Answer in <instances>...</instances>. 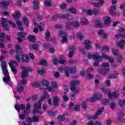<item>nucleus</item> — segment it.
<instances>
[{
	"instance_id": "2f4dec72",
	"label": "nucleus",
	"mask_w": 125,
	"mask_h": 125,
	"mask_svg": "<svg viewBox=\"0 0 125 125\" xmlns=\"http://www.w3.org/2000/svg\"><path fill=\"white\" fill-rule=\"evenodd\" d=\"M29 48L31 49V50H38L39 49V45L37 44L30 45L29 46Z\"/></svg>"
},
{
	"instance_id": "603ef678",
	"label": "nucleus",
	"mask_w": 125,
	"mask_h": 125,
	"mask_svg": "<svg viewBox=\"0 0 125 125\" xmlns=\"http://www.w3.org/2000/svg\"><path fill=\"white\" fill-rule=\"evenodd\" d=\"M47 64V62L45 60H42L39 63V65H42V66H46Z\"/></svg>"
},
{
	"instance_id": "aec40b11",
	"label": "nucleus",
	"mask_w": 125,
	"mask_h": 125,
	"mask_svg": "<svg viewBox=\"0 0 125 125\" xmlns=\"http://www.w3.org/2000/svg\"><path fill=\"white\" fill-rule=\"evenodd\" d=\"M34 26L35 27H38L39 31L40 32L42 31V29L44 28V23L43 22H41L40 25L39 24L37 23L35 21H34Z\"/></svg>"
},
{
	"instance_id": "72a5a7b5",
	"label": "nucleus",
	"mask_w": 125,
	"mask_h": 125,
	"mask_svg": "<svg viewBox=\"0 0 125 125\" xmlns=\"http://www.w3.org/2000/svg\"><path fill=\"white\" fill-rule=\"evenodd\" d=\"M5 35L3 33H0V41L1 42H6V41H5Z\"/></svg>"
},
{
	"instance_id": "49530a36",
	"label": "nucleus",
	"mask_w": 125,
	"mask_h": 125,
	"mask_svg": "<svg viewBox=\"0 0 125 125\" xmlns=\"http://www.w3.org/2000/svg\"><path fill=\"white\" fill-rule=\"evenodd\" d=\"M51 0H45L44 3L45 6H51Z\"/></svg>"
},
{
	"instance_id": "de8ad7c7",
	"label": "nucleus",
	"mask_w": 125,
	"mask_h": 125,
	"mask_svg": "<svg viewBox=\"0 0 125 125\" xmlns=\"http://www.w3.org/2000/svg\"><path fill=\"white\" fill-rule=\"evenodd\" d=\"M116 57L117 59V62H118L119 63H121V62L123 61V56L121 55H118L117 56H116Z\"/></svg>"
},
{
	"instance_id": "bb28decb",
	"label": "nucleus",
	"mask_w": 125,
	"mask_h": 125,
	"mask_svg": "<svg viewBox=\"0 0 125 125\" xmlns=\"http://www.w3.org/2000/svg\"><path fill=\"white\" fill-rule=\"evenodd\" d=\"M15 109L19 112V110H25L26 109V106L24 104L16 105Z\"/></svg>"
},
{
	"instance_id": "69168bd1",
	"label": "nucleus",
	"mask_w": 125,
	"mask_h": 125,
	"mask_svg": "<svg viewBox=\"0 0 125 125\" xmlns=\"http://www.w3.org/2000/svg\"><path fill=\"white\" fill-rule=\"evenodd\" d=\"M110 50V49L108 47H103L102 48V51H104V52H108Z\"/></svg>"
},
{
	"instance_id": "338daca9",
	"label": "nucleus",
	"mask_w": 125,
	"mask_h": 125,
	"mask_svg": "<svg viewBox=\"0 0 125 125\" xmlns=\"http://www.w3.org/2000/svg\"><path fill=\"white\" fill-rule=\"evenodd\" d=\"M54 28L56 29H62V28H63V26L61 24H55L54 25Z\"/></svg>"
},
{
	"instance_id": "dca6fc26",
	"label": "nucleus",
	"mask_w": 125,
	"mask_h": 125,
	"mask_svg": "<svg viewBox=\"0 0 125 125\" xmlns=\"http://www.w3.org/2000/svg\"><path fill=\"white\" fill-rule=\"evenodd\" d=\"M116 6H111L109 7V13L111 14V15H121V13L119 12L115 13V11H116Z\"/></svg>"
},
{
	"instance_id": "a878e982",
	"label": "nucleus",
	"mask_w": 125,
	"mask_h": 125,
	"mask_svg": "<svg viewBox=\"0 0 125 125\" xmlns=\"http://www.w3.org/2000/svg\"><path fill=\"white\" fill-rule=\"evenodd\" d=\"M103 58L108 60L109 63H114V62H115V60H114V59L108 56V55L105 54H103Z\"/></svg>"
},
{
	"instance_id": "393cba45",
	"label": "nucleus",
	"mask_w": 125,
	"mask_h": 125,
	"mask_svg": "<svg viewBox=\"0 0 125 125\" xmlns=\"http://www.w3.org/2000/svg\"><path fill=\"white\" fill-rule=\"evenodd\" d=\"M99 35L101 36V38L103 39V40H105V39H107V34L104 32V31L102 30H99L98 32Z\"/></svg>"
},
{
	"instance_id": "c9c22d12",
	"label": "nucleus",
	"mask_w": 125,
	"mask_h": 125,
	"mask_svg": "<svg viewBox=\"0 0 125 125\" xmlns=\"http://www.w3.org/2000/svg\"><path fill=\"white\" fill-rule=\"evenodd\" d=\"M111 51L113 55L117 56L119 54V50L115 47H113L111 49Z\"/></svg>"
},
{
	"instance_id": "9b49d317",
	"label": "nucleus",
	"mask_w": 125,
	"mask_h": 125,
	"mask_svg": "<svg viewBox=\"0 0 125 125\" xmlns=\"http://www.w3.org/2000/svg\"><path fill=\"white\" fill-rule=\"evenodd\" d=\"M21 68L22 70V72L21 74V78H22V79H25V78H27V77L29 76V72H32V71H33V69H32V68L28 67L21 66Z\"/></svg>"
},
{
	"instance_id": "c85d7f7f",
	"label": "nucleus",
	"mask_w": 125,
	"mask_h": 125,
	"mask_svg": "<svg viewBox=\"0 0 125 125\" xmlns=\"http://www.w3.org/2000/svg\"><path fill=\"white\" fill-rule=\"evenodd\" d=\"M18 35L19 36V37L18 38V41H19V42H21L22 40L21 39V38H24L26 37V35H27L26 33H23L22 32H19L18 33Z\"/></svg>"
},
{
	"instance_id": "bf43d9fd",
	"label": "nucleus",
	"mask_w": 125,
	"mask_h": 125,
	"mask_svg": "<svg viewBox=\"0 0 125 125\" xmlns=\"http://www.w3.org/2000/svg\"><path fill=\"white\" fill-rule=\"evenodd\" d=\"M98 13H100V11L98 9H94L93 10V14H94V15H97Z\"/></svg>"
},
{
	"instance_id": "5701e85b",
	"label": "nucleus",
	"mask_w": 125,
	"mask_h": 125,
	"mask_svg": "<svg viewBox=\"0 0 125 125\" xmlns=\"http://www.w3.org/2000/svg\"><path fill=\"white\" fill-rule=\"evenodd\" d=\"M104 2H105L104 0H100L98 3H92V5H93L94 7H100V6L103 5Z\"/></svg>"
},
{
	"instance_id": "e2e57ef3",
	"label": "nucleus",
	"mask_w": 125,
	"mask_h": 125,
	"mask_svg": "<svg viewBox=\"0 0 125 125\" xmlns=\"http://www.w3.org/2000/svg\"><path fill=\"white\" fill-rule=\"evenodd\" d=\"M85 76L86 79H88V80H91V79H93V76L90 74H87Z\"/></svg>"
},
{
	"instance_id": "9d476101",
	"label": "nucleus",
	"mask_w": 125,
	"mask_h": 125,
	"mask_svg": "<svg viewBox=\"0 0 125 125\" xmlns=\"http://www.w3.org/2000/svg\"><path fill=\"white\" fill-rule=\"evenodd\" d=\"M72 26L78 28L80 26V21H76L74 22H66L65 25V29L66 30L72 29Z\"/></svg>"
},
{
	"instance_id": "8fccbe9b",
	"label": "nucleus",
	"mask_w": 125,
	"mask_h": 125,
	"mask_svg": "<svg viewBox=\"0 0 125 125\" xmlns=\"http://www.w3.org/2000/svg\"><path fill=\"white\" fill-rule=\"evenodd\" d=\"M22 21L24 23L25 26H29V21H28V19H27V18L23 17Z\"/></svg>"
},
{
	"instance_id": "20e7f679",
	"label": "nucleus",
	"mask_w": 125,
	"mask_h": 125,
	"mask_svg": "<svg viewBox=\"0 0 125 125\" xmlns=\"http://www.w3.org/2000/svg\"><path fill=\"white\" fill-rule=\"evenodd\" d=\"M57 18H61L62 19H66L68 21H71L74 19V17L70 13H67L66 14H58L53 17H52L51 20L52 21H55Z\"/></svg>"
},
{
	"instance_id": "a19ab883",
	"label": "nucleus",
	"mask_w": 125,
	"mask_h": 125,
	"mask_svg": "<svg viewBox=\"0 0 125 125\" xmlns=\"http://www.w3.org/2000/svg\"><path fill=\"white\" fill-rule=\"evenodd\" d=\"M81 23L83 25H87V24H89V21L86 18H82L81 20Z\"/></svg>"
},
{
	"instance_id": "4d7b16f0",
	"label": "nucleus",
	"mask_w": 125,
	"mask_h": 125,
	"mask_svg": "<svg viewBox=\"0 0 125 125\" xmlns=\"http://www.w3.org/2000/svg\"><path fill=\"white\" fill-rule=\"evenodd\" d=\"M77 38L79 39V40H83V35L82 33H77Z\"/></svg>"
},
{
	"instance_id": "1a4fd4ad",
	"label": "nucleus",
	"mask_w": 125,
	"mask_h": 125,
	"mask_svg": "<svg viewBox=\"0 0 125 125\" xmlns=\"http://www.w3.org/2000/svg\"><path fill=\"white\" fill-rule=\"evenodd\" d=\"M104 110V107H102V108L98 109L95 115L93 116L91 115H86V119H87L88 120H96V119H97L98 118V116L100 115H101L102 114V112Z\"/></svg>"
},
{
	"instance_id": "7c9ffc66",
	"label": "nucleus",
	"mask_w": 125,
	"mask_h": 125,
	"mask_svg": "<svg viewBox=\"0 0 125 125\" xmlns=\"http://www.w3.org/2000/svg\"><path fill=\"white\" fill-rule=\"evenodd\" d=\"M104 21L105 25H109L111 23V19L108 17H104Z\"/></svg>"
},
{
	"instance_id": "7ed1b4c3",
	"label": "nucleus",
	"mask_w": 125,
	"mask_h": 125,
	"mask_svg": "<svg viewBox=\"0 0 125 125\" xmlns=\"http://www.w3.org/2000/svg\"><path fill=\"white\" fill-rule=\"evenodd\" d=\"M1 67L3 74L5 76L3 78V81L5 83H8L10 82V77L9 74H8V70H7V66H6V63L4 62H2L1 63Z\"/></svg>"
},
{
	"instance_id": "2eb2a0df",
	"label": "nucleus",
	"mask_w": 125,
	"mask_h": 125,
	"mask_svg": "<svg viewBox=\"0 0 125 125\" xmlns=\"http://www.w3.org/2000/svg\"><path fill=\"white\" fill-rule=\"evenodd\" d=\"M16 48L17 49V56H16V59L17 60L18 62H20V61H21V59H20V57H19V56L21 55L22 51V50H21V47H20V45H16Z\"/></svg>"
},
{
	"instance_id": "4468645a",
	"label": "nucleus",
	"mask_w": 125,
	"mask_h": 125,
	"mask_svg": "<svg viewBox=\"0 0 125 125\" xmlns=\"http://www.w3.org/2000/svg\"><path fill=\"white\" fill-rule=\"evenodd\" d=\"M102 98V96L101 94L99 93H97L94 94L92 97H90L88 98V101L90 102H94V101H96V100H100Z\"/></svg>"
},
{
	"instance_id": "6ab92c4d",
	"label": "nucleus",
	"mask_w": 125,
	"mask_h": 125,
	"mask_svg": "<svg viewBox=\"0 0 125 125\" xmlns=\"http://www.w3.org/2000/svg\"><path fill=\"white\" fill-rule=\"evenodd\" d=\"M1 23H2V26L3 28L6 30V31H8L9 30V27H8V25L6 24V20L4 18H2L1 19Z\"/></svg>"
},
{
	"instance_id": "473e14b6",
	"label": "nucleus",
	"mask_w": 125,
	"mask_h": 125,
	"mask_svg": "<svg viewBox=\"0 0 125 125\" xmlns=\"http://www.w3.org/2000/svg\"><path fill=\"white\" fill-rule=\"evenodd\" d=\"M21 60L23 62H29L30 61V58H29V56L27 55H24L21 57Z\"/></svg>"
},
{
	"instance_id": "c03bdc74",
	"label": "nucleus",
	"mask_w": 125,
	"mask_h": 125,
	"mask_svg": "<svg viewBox=\"0 0 125 125\" xmlns=\"http://www.w3.org/2000/svg\"><path fill=\"white\" fill-rule=\"evenodd\" d=\"M118 103L120 107H123L125 105V99L123 101L118 100Z\"/></svg>"
},
{
	"instance_id": "4c0bfd02",
	"label": "nucleus",
	"mask_w": 125,
	"mask_h": 125,
	"mask_svg": "<svg viewBox=\"0 0 125 125\" xmlns=\"http://www.w3.org/2000/svg\"><path fill=\"white\" fill-rule=\"evenodd\" d=\"M33 3H34V5H33V7L34 9H38V7H39V0H34L33 1Z\"/></svg>"
},
{
	"instance_id": "680f3d73",
	"label": "nucleus",
	"mask_w": 125,
	"mask_h": 125,
	"mask_svg": "<svg viewBox=\"0 0 125 125\" xmlns=\"http://www.w3.org/2000/svg\"><path fill=\"white\" fill-rule=\"evenodd\" d=\"M47 113L50 116H56V115H57V112H53V111H48L47 112Z\"/></svg>"
},
{
	"instance_id": "a211bd4d",
	"label": "nucleus",
	"mask_w": 125,
	"mask_h": 125,
	"mask_svg": "<svg viewBox=\"0 0 125 125\" xmlns=\"http://www.w3.org/2000/svg\"><path fill=\"white\" fill-rule=\"evenodd\" d=\"M92 59H94V60L101 61L102 60H103V55H102V57L101 56L99 55V54L95 53L93 55H92Z\"/></svg>"
},
{
	"instance_id": "412c9836",
	"label": "nucleus",
	"mask_w": 125,
	"mask_h": 125,
	"mask_svg": "<svg viewBox=\"0 0 125 125\" xmlns=\"http://www.w3.org/2000/svg\"><path fill=\"white\" fill-rule=\"evenodd\" d=\"M116 45L119 46L120 48H125V40H121L119 42H116Z\"/></svg>"
},
{
	"instance_id": "37998d69",
	"label": "nucleus",
	"mask_w": 125,
	"mask_h": 125,
	"mask_svg": "<svg viewBox=\"0 0 125 125\" xmlns=\"http://www.w3.org/2000/svg\"><path fill=\"white\" fill-rule=\"evenodd\" d=\"M63 58H64V57L63 56H61L60 57V60H58V62L60 64H65V63H66V60Z\"/></svg>"
},
{
	"instance_id": "cd10ccee",
	"label": "nucleus",
	"mask_w": 125,
	"mask_h": 125,
	"mask_svg": "<svg viewBox=\"0 0 125 125\" xmlns=\"http://www.w3.org/2000/svg\"><path fill=\"white\" fill-rule=\"evenodd\" d=\"M9 4V2L7 1H2L0 2V6L2 8H6Z\"/></svg>"
},
{
	"instance_id": "58836bf2",
	"label": "nucleus",
	"mask_w": 125,
	"mask_h": 125,
	"mask_svg": "<svg viewBox=\"0 0 125 125\" xmlns=\"http://www.w3.org/2000/svg\"><path fill=\"white\" fill-rule=\"evenodd\" d=\"M69 11L70 12H71V13H73V14H77V9H75L74 7H71L68 9Z\"/></svg>"
},
{
	"instance_id": "0e129e2a",
	"label": "nucleus",
	"mask_w": 125,
	"mask_h": 125,
	"mask_svg": "<svg viewBox=\"0 0 125 125\" xmlns=\"http://www.w3.org/2000/svg\"><path fill=\"white\" fill-rule=\"evenodd\" d=\"M62 99H63V102H67V101H68V100H69V97H68L66 95H63L62 96Z\"/></svg>"
},
{
	"instance_id": "f3484780",
	"label": "nucleus",
	"mask_w": 125,
	"mask_h": 125,
	"mask_svg": "<svg viewBox=\"0 0 125 125\" xmlns=\"http://www.w3.org/2000/svg\"><path fill=\"white\" fill-rule=\"evenodd\" d=\"M84 44L85 45V48L87 50H91L92 49V47L91 46V42L89 40H85L84 42Z\"/></svg>"
},
{
	"instance_id": "09e8293b",
	"label": "nucleus",
	"mask_w": 125,
	"mask_h": 125,
	"mask_svg": "<svg viewBox=\"0 0 125 125\" xmlns=\"http://www.w3.org/2000/svg\"><path fill=\"white\" fill-rule=\"evenodd\" d=\"M57 118L60 122H64L65 121V116L64 115H60Z\"/></svg>"
},
{
	"instance_id": "774afa93",
	"label": "nucleus",
	"mask_w": 125,
	"mask_h": 125,
	"mask_svg": "<svg viewBox=\"0 0 125 125\" xmlns=\"http://www.w3.org/2000/svg\"><path fill=\"white\" fill-rule=\"evenodd\" d=\"M26 122L29 123V124H31V123H33V117H27L26 119Z\"/></svg>"
},
{
	"instance_id": "6e6552de",
	"label": "nucleus",
	"mask_w": 125,
	"mask_h": 125,
	"mask_svg": "<svg viewBox=\"0 0 125 125\" xmlns=\"http://www.w3.org/2000/svg\"><path fill=\"white\" fill-rule=\"evenodd\" d=\"M79 83H80V82L77 80L72 81L70 83V89L76 94L80 92V89L76 87V85L79 84Z\"/></svg>"
},
{
	"instance_id": "b1692460",
	"label": "nucleus",
	"mask_w": 125,
	"mask_h": 125,
	"mask_svg": "<svg viewBox=\"0 0 125 125\" xmlns=\"http://www.w3.org/2000/svg\"><path fill=\"white\" fill-rule=\"evenodd\" d=\"M45 40L46 42H50V41H52V39L55 40V38H53L50 39V32L49 31H47L45 34Z\"/></svg>"
},
{
	"instance_id": "6e6d98bb",
	"label": "nucleus",
	"mask_w": 125,
	"mask_h": 125,
	"mask_svg": "<svg viewBox=\"0 0 125 125\" xmlns=\"http://www.w3.org/2000/svg\"><path fill=\"white\" fill-rule=\"evenodd\" d=\"M60 7L62 10H63V9H66V7H67V4L62 3L60 5Z\"/></svg>"
},
{
	"instance_id": "c756f323",
	"label": "nucleus",
	"mask_w": 125,
	"mask_h": 125,
	"mask_svg": "<svg viewBox=\"0 0 125 125\" xmlns=\"http://www.w3.org/2000/svg\"><path fill=\"white\" fill-rule=\"evenodd\" d=\"M51 85V87L53 88V89L54 90L58 88V83L55 81H51L50 83Z\"/></svg>"
},
{
	"instance_id": "3c124183",
	"label": "nucleus",
	"mask_w": 125,
	"mask_h": 125,
	"mask_svg": "<svg viewBox=\"0 0 125 125\" xmlns=\"http://www.w3.org/2000/svg\"><path fill=\"white\" fill-rule=\"evenodd\" d=\"M95 26H97V27H101V26H102V24H101V21L98 20L95 21Z\"/></svg>"
},
{
	"instance_id": "a18cd8bd",
	"label": "nucleus",
	"mask_w": 125,
	"mask_h": 125,
	"mask_svg": "<svg viewBox=\"0 0 125 125\" xmlns=\"http://www.w3.org/2000/svg\"><path fill=\"white\" fill-rule=\"evenodd\" d=\"M21 15V14L20 12H19V11H16L15 12V13L12 15V16L14 18H16L17 17H20Z\"/></svg>"
},
{
	"instance_id": "0eeeda50",
	"label": "nucleus",
	"mask_w": 125,
	"mask_h": 125,
	"mask_svg": "<svg viewBox=\"0 0 125 125\" xmlns=\"http://www.w3.org/2000/svg\"><path fill=\"white\" fill-rule=\"evenodd\" d=\"M76 67L74 66L70 68L68 67H62L61 68V71L63 72V71L66 77H69V76H70V73L71 74H75V73H76Z\"/></svg>"
},
{
	"instance_id": "79ce46f5",
	"label": "nucleus",
	"mask_w": 125,
	"mask_h": 125,
	"mask_svg": "<svg viewBox=\"0 0 125 125\" xmlns=\"http://www.w3.org/2000/svg\"><path fill=\"white\" fill-rule=\"evenodd\" d=\"M118 75H119V72H118V71H115L113 75L109 76V79H116Z\"/></svg>"
},
{
	"instance_id": "13d9d810",
	"label": "nucleus",
	"mask_w": 125,
	"mask_h": 125,
	"mask_svg": "<svg viewBox=\"0 0 125 125\" xmlns=\"http://www.w3.org/2000/svg\"><path fill=\"white\" fill-rule=\"evenodd\" d=\"M29 114H25V111L23 112V114L22 115H19V117L20 118V119H21V120H24V118H25V117H26V116L28 115Z\"/></svg>"
},
{
	"instance_id": "e433bc0d",
	"label": "nucleus",
	"mask_w": 125,
	"mask_h": 125,
	"mask_svg": "<svg viewBox=\"0 0 125 125\" xmlns=\"http://www.w3.org/2000/svg\"><path fill=\"white\" fill-rule=\"evenodd\" d=\"M16 23L19 30H20V31H23V27L21 26L22 22H20L19 20H17Z\"/></svg>"
},
{
	"instance_id": "ddd939ff",
	"label": "nucleus",
	"mask_w": 125,
	"mask_h": 125,
	"mask_svg": "<svg viewBox=\"0 0 125 125\" xmlns=\"http://www.w3.org/2000/svg\"><path fill=\"white\" fill-rule=\"evenodd\" d=\"M9 65L11 69L12 72L14 74H17V70H16V67L18 66V63L15 61L12 60L9 62Z\"/></svg>"
},
{
	"instance_id": "f8f14e48",
	"label": "nucleus",
	"mask_w": 125,
	"mask_h": 125,
	"mask_svg": "<svg viewBox=\"0 0 125 125\" xmlns=\"http://www.w3.org/2000/svg\"><path fill=\"white\" fill-rule=\"evenodd\" d=\"M58 35L59 37H62L61 41L62 43L67 42L68 39L67 38L68 37V34L67 33L65 32L64 31H59Z\"/></svg>"
},
{
	"instance_id": "f03ea898",
	"label": "nucleus",
	"mask_w": 125,
	"mask_h": 125,
	"mask_svg": "<svg viewBox=\"0 0 125 125\" xmlns=\"http://www.w3.org/2000/svg\"><path fill=\"white\" fill-rule=\"evenodd\" d=\"M45 86L46 89L48 91H54L53 88L49 86V82L45 79H42V82H35L32 83V86L34 87H40L41 89H43V87Z\"/></svg>"
},
{
	"instance_id": "f257e3e1",
	"label": "nucleus",
	"mask_w": 125,
	"mask_h": 125,
	"mask_svg": "<svg viewBox=\"0 0 125 125\" xmlns=\"http://www.w3.org/2000/svg\"><path fill=\"white\" fill-rule=\"evenodd\" d=\"M49 95L46 92H44L42 96L41 97L40 100L38 103L34 104L35 109L33 110L32 114L35 115L36 114H42V111H41L42 108V102L46 98H48Z\"/></svg>"
},
{
	"instance_id": "423d86ee",
	"label": "nucleus",
	"mask_w": 125,
	"mask_h": 125,
	"mask_svg": "<svg viewBox=\"0 0 125 125\" xmlns=\"http://www.w3.org/2000/svg\"><path fill=\"white\" fill-rule=\"evenodd\" d=\"M101 67L102 69H99L98 70V73L101 74L102 75H106L108 74L109 71H110V66L109 63L104 62L102 64Z\"/></svg>"
},
{
	"instance_id": "ea45409f",
	"label": "nucleus",
	"mask_w": 125,
	"mask_h": 125,
	"mask_svg": "<svg viewBox=\"0 0 125 125\" xmlns=\"http://www.w3.org/2000/svg\"><path fill=\"white\" fill-rule=\"evenodd\" d=\"M28 41L34 42H36V38L34 35H29L28 38Z\"/></svg>"
},
{
	"instance_id": "864d4df0",
	"label": "nucleus",
	"mask_w": 125,
	"mask_h": 125,
	"mask_svg": "<svg viewBox=\"0 0 125 125\" xmlns=\"http://www.w3.org/2000/svg\"><path fill=\"white\" fill-rule=\"evenodd\" d=\"M32 119H33V123H38L39 122V121H40V119H39L38 116H34L32 117Z\"/></svg>"
},
{
	"instance_id": "5fc2aeb1",
	"label": "nucleus",
	"mask_w": 125,
	"mask_h": 125,
	"mask_svg": "<svg viewBox=\"0 0 125 125\" xmlns=\"http://www.w3.org/2000/svg\"><path fill=\"white\" fill-rule=\"evenodd\" d=\"M104 83L105 85H106V86H110V85H111V81L109 80H106Z\"/></svg>"
},
{
	"instance_id": "39448f33",
	"label": "nucleus",
	"mask_w": 125,
	"mask_h": 125,
	"mask_svg": "<svg viewBox=\"0 0 125 125\" xmlns=\"http://www.w3.org/2000/svg\"><path fill=\"white\" fill-rule=\"evenodd\" d=\"M101 90L104 94H107L109 99H112L113 97H114V98H119V97H120V94L118 91H114L112 93H111V90L106 89L104 87H102Z\"/></svg>"
},
{
	"instance_id": "052dcab7",
	"label": "nucleus",
	"mask_w": 125,
	"mask_h": 125,
	"mask_svg": "<svg viewBox=\"0 0 125 125\" xmlns=\"http://www.w3.org/2000/svg\"><path fill=\"white\" fill-rule=\"evenodd\" d=\"M109 100L107 99H104L102 101V103L104 104V105H107V104H109Z\"/></svg>"
},
{
	"instance_id": "4be33fe9",
	"label": "nucleus",
	"mask_w": 125,
	"mask_h": 125,
	"mask_svg": "<svg viewBox=\"0 0 125 125\" xmlns=\"http://www.w3.org/2000/svg\"><path fill=\"white\" fill-rule=\"evenodd\" d=\"M60 101V98L57 96H54L53 97V104L54 106H58V104Z\"/></svg>"
},
{
	"instance_id": "f704fd0d",
	"label": "nucleus",
	"mask_w": 125,
	"mask_h": 125,
	"mask_svg": "<svg viewBox=\"0 0 125 125\" xmlns=\"http://www.w3.org/2000/svg\"><path fill=\"white\" fill-rule=\"evenodd\" d=\"M30 108H31V104H28L26 105V110L24 111V113L26 115H29L30 113H31V111H30Z\"/></svg>"
}]
</instances>
